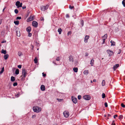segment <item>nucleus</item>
<instances>
[{
    "instance_id": "39",
    "label": "nucleus",
    "mask_w": 125,
    "mask_h": 125,
    "mask_svg": "<svg viewBox=\"0 0 125 125\" xmlns=\"http://www.w3.org/2000/svg\"><path fill=\"white\" fill-rule=\"evenodd\" d=\"M57 100H58V101L59 102H62L63 100L62 99H58V98H57Z\"/></svg>"
},
{
    "instance_id": "20",
    "label": "nucleus",
    "mask_w": 125,
    "mask_h": 125,
    "mask_svg": "<svg viewBox=\"0 0 125 125\" xmlns=\"http://www.w3.org/2000/svg\"><path fill=\"white\" fill-rule=\"evenodd\" d=\"M18 55L19 56H21L23 55L22 53L20 51L18 52Z\"/></svg>"
},
{
    "instance_id": "52",
    "label": "nucleus",
    "mask_w": 125,
    "mask_h": 125,
    "mask_svg": "<svg viewBox=\"0 0 125 125\" xmlns=\"http://www.w3.org/2000/svg\"><path fill=\"white\" fill-rule=\"evenodd\" d=\"M43 76L45 77L46 76V74H44L43 73H42Z\"/></svg>"
},
{
    "instance_id": "55",
    "label": "nucleus",
    "mask_w": 125,
    "mask_h": 125,
    "mask_svg": "<svg viewBox=\"0 0 125 125\" xmlns=\"http://www.w3.org/2000/svg\"><path fill=\"white\" fill-rule=\"evenodd\" d=\"M36 117V115H33L32 116V117L33 118H34Z\"/></svg>"
},
{
    "instance_id": "34",
    "label": "nucleus",
    "mask_w": 125,
    "mask_h": 125,
    "mask_svg": "<svg viewBox=\"0 0 125 125\" xmlns=\"http://www.w3.org/2000/svg\"><path fill=\"white\" fill-rule=\"evenodd\" d=\"M14 12L16 14H17L18 13V11L17 9H15L14 10Z\"/></svg>"
},
{
    "instance_id": "61",
    "label": "nucleus",
    "mask_w": 125,
    "mask_h": 125,
    "mask_svg": "<svg viewBox=\"0 0 125 125\" xmlns=\"http://www.w3.org/2000/svg\"><path fill=\"white\" fill-rule=\"evenodd\" d=\"M5 8H4V9H3L2 10V11L3 12L4 11V10H5Z\"/></svg>"
},
{
    "instance_id": "42",
    "label": "nucleus",
    "mask_w": 125,
    "mask_h": 125,
    "mask_svg": "<svg viewBox=\"0 0 125 125\" xmlns=\"http://www.w3.org/2000/svg\"><path fill=\"white\" fill-rule=\"evenodd\" d=\"M21 17L18 16L16 18V19L17 20H20L21 19Z\"/></svg>"
},
{
    "instance_id": "51",
    "label": "nucleus",
    "mask_w": 125,
    "mask_h": 125,
    "mask_svg": "<svg viewBox=\"0 0 125 125\" xmlns=\"http://www.w3.org/2000/svg\"><path fill=\"white\" fill-rule=\"evenodd\" d=\"M66 17L67 18H69V16L68 14H67L66 15Z\"/></svg>"
},
{
    "instance_id": "10",
    "label": "nucleus",
    "mask_w": 125,
    "mask_h": 125,
    "mask_svg": "<svg viewBox=\"0 0 125 125\" xmlns=\"http://www.w3.org/2000/svg\"><path fill=\"white\" fill-rule=\"evenodd\" d=\"M89 36L88 35H86L85 36L84 39V42H87V40L89 39Z\"/></svg>"
},
{
    "instance_id": "54",
    "label": "nucleus",
    "mask_w": 125,
    "mask_h": 125,
    "mask_svg": "<svg viewBox=\"0 0 125 125\" xmlns=\"http://www.w3.org/2000/svg\"><path fill=\"white\" fill-rule=\"evenodd\" d=\"M117 115H114V118H115V117H117Z\"/></svg>"
},
{
    "instance_id": "2",
    "label": "nucleus",
    "mask_w": 125,
    "mask_h": 125,
    "mask_svg": "<svg viewBox=\"0 0 125 125\" xmlns=\"http://www.w3.org/2000/svg\"><path fill=\"white\" fill-rule=\"evenodd\" d=\"M22 75L21 76H22V78H25L27 74V72H26L25 69L24 68L22 69Z\"/></svg>"
},
{
    "instance_id": "22",
    "label": "nucleus",
    "mask_w": 125,
    "mask_h": 125,
    "mask_svg": "<svg viewBox=\"0 0 125 125\" xmlns=\"http://www.w3.org/2000/svg\"><path fill=\"white\" fill-rule=\"evenodd\" d=\"M73 70L75 72H77L78 71V69L77 67L73 68Z\"/></svg>"
},
{
    "instance_id": "23",
    "label": "nucleus",
    "mask_w": 125,
    "mask_h": 125,
    "mask_svg": "<svg viewBox=\"0 0 125 125\" xmlns=\"http://www.w3.org/2000/svg\"><path fill=\"white\" fill-rule=\"evenodd\" d=\"M34 63L35 64H37L38 63V60L37 59V58L36 57H35L34 59Z\"/></svg>"
},
{
    "instance_id": "50",
    "label": "nucleus",
    "mask_w": 125,
    "mask_h": 125,
    "mask_svg": "<svg viewBox=\"0 0 125 125\" xmlns=\"http://www.w3.org/2000/svg\"><path fill=\"white\" fill-rule=\"evenodd\" d=\"M56 60L57 61H59L60 60V59L59 58V57H58L56 59Z\"/></svg>"
},
{
    "instance_id": "15",
    "label": "nucleus",
    "mask_w": 125,
    "mask_h": 125,
    "mask_svg": "<svg viewBox=\"0 0 125 125\" xmlns=\"http://www.w3.org/2000/svg\"><path fill=\"white\" fill-rule=\"evenodd\" d=\"M119 64H117L114 66L113 68L115 71L119 67Z\"/></svg>"
},
{
    "instance_id": "47",
    "label": "nucleus",
    "mask_w": 125,
    "mask_h": 125,
    "mask_svg": "<svg viewBox=\"0 0 125 125\" xmlns=\"http://www.w3.org/2000/svg\"><path fill=\"white\" fill-rule=\"evenodd\" d=\"M40 20L41 21H43L44 20V19L43 17H41L40 18Z\"/></svg>"
},
{
    "instance_id": "45",
    "label": "nucleus",
    "mask_w": 125,
    "mask_h": 125,
    "mask_svg": "<svg viewBox=\"0 0 125 125\" xmlns=\"http://www.w3.org/2000/svg\"><path fill=\"white\" fill-rule=\"evenodd\" d=\"M104 105L105 107H107L108 106L107 103L106 102L105 103Z\"/></svg>"
},
{
    "instance_id": "11",
    "label": "nucleus",
    "mask_w": 125,
    "mask_h": 125,
    "mask_svg": "<svg viewBox=\"0 0 125 125\" xmlns=\"http://www.w3.org/2000/svg\"><path fill=\"white\" fill-rule=\"evenodd\" d=\"M69 60L70 62H73L74 61V60L73 56L71 55L69 56Z\"/></svg>"
},
{
    "instance_id": "8",
    "label": "nucleus",
    "mask_w": 125,
    "mask_h": 125,
    "mask_svg": "<svg viewBox=\"0 0 125 125\" xmlns=\"http://www.w3.org/2000/svg\"><path fill=\"white\" fill-rule=\"evenodd\" d=\"M72 100L74 104H76L77 102V99L74 97H72Z\"/></svg>"
},
{
    "instance_id": "27",
    "label": "nucleus",
    "mask_w": 125,
    "mask_h": 125,
    "mask_svg": "<svg viewBox=\"0 0 125 125\" xmlns=\"http://www.w3.org/2000/svg\"><path fill=\"white\" fill-rule=\"evenodd\" d=\"M15 74H18L19 73V70L18 69L16 70L15 72Z\"/></svg>"
},
{
    "instance_id": "16",
    "label": "nucleus",
    "mask_w": 125,
    "mask_h": 125,
    "mask_svg": "<svg viewBox=\"0 0 125 125\" xmlns=\"http://www.w3.org/2000/svg\"><path fill=\"white\" fill-rule=\"evenodd\" d=\"M20 4V2L19 1H17L16 3V5L17 7V8H19V6Z\"/></svg>"
},
{
    "instance_id": "29",
    "label": "nucleus",
    "mask_w": 125,
    "mask_h": 125,
    "mask_svg": "<svg viewBox=\"0 0 125 125\" xmlns=\"http://www.w3.org/2000/svg\"><path fill=\"white\" fill-rule=\"evenodd\" d=\"M58 32H59V34H61V32L62 31V30L61 28H59L58 30Z\"/></svg>"
},
{
    "instance_id": "33",
    "label": "nucleus",
    "mask_w": 125,
    "mask_h": 125,
    "mask_svg": "<svg viewBox=\"0 0 125 125\" xmlns=\"http://www.w3.org/2000/svg\"><path fill=\"white\" fill-rule=\"evenodd\" d=\"M102 95V98H104L105 97V94L103 93Z\"/></svg>"
},
{
    "instance_id": "48",
    "label": "nucleus",
    "mask_w": 125,
    "mask_h": 125,
    "mask_svg": "<svg viewBox=\"0 0 125 125\" xmlns=\"http://www.w3.org/2000/svg\"><path fill=\"white\" fill-rule=\"evenodd\" d=\"M103 42L102 43V44H103L104 43V42L105 41V39H103Z\"/></svg>"
},
{
    "instance_id": "13",
    "label": "nucleus",
    "mask_w": 125,
    "mask_h": 125,
    "mask_svg": "<svg viewBox=\"0 0 125 125\" xmlns=\"http://www.w3.org/2000/svg\"><path fill=\"white\" fill-rule=\"evenodd\" d=\"M94 61L93 58L91 60L90 62V64L91 66H93L94 64Z\"/></svg>"
},
{
    "instance_id": "57",
    "label": "nucleus",
    "mask_w": 125,
    "mask_h": 125,
    "mask_svg": "<svg viewBox=\"0 0 125 125\" xmlns=\"http://www.w3.org/2000/svg\"><path fill=\"white\" fill-rule=\"evenodd\" d=\"M26 8V7L25 6H23L22 7V8L23 9H25Z\"/></svg>"
},
{
    "instance_id": "9",
    "label": "nucleus",
    "mask_w": 125,
    "mask_h": 125,
    "mask_svg": "<svg viewBox=\"0 0 125 125\" xmlns=\"http://www.w3.org/2000/svg\"><path fill=\"white\" fill-rule=\"evenodd\" d=\"M33 20V17L31 16L27 19V21L28 22H29L31 21H32Z\"/></svg>"
},
{
    "instance_id": "64",
    "label": "nucleus",
    "mask_w": 125,
    "mask_h": 125,
    "mask_svg": "<svg viewBox=\"0 0 125 125\" xmlns=\"http://www.w3.org/2000/svg\"><path fill=\"white\" fill-rule=\"evenodd\" d=\"M104 116L105 117L106 116V115H104Z\"/></svg>"
},
{
    "instance_id": "21",
    "label": "nucleus",
    "mask_w": 125,
    "mask_h": 125,
    "mask_svg": "<svg viewBox=\"0 0 125 125\" xmlns=\"http://www.w3.org/2000/svg\"><path fill=\"white\" fill-rule=\"evenodd\" d=\"M107 34H105L104 36L102 37V38L103 39H106L107 38Z\"/></svg>"
},
{
    "instance_id": "58",
    "label": "nucleus",
    "mask_w": 125,
    "mask_h": 125,
    "mask_svg": "<svg viewBox=\"0 0 125 125\" xmlns=\"http://www.w3.org/2000/svg\"><path fill=\"white\" fill-rule=\"evenodd\" d=\"M93 81L94 82H96V79H94L93 80Z\"/></svg>"
},
{
    "instance_id": "31",
    "label": "nucleus",
    "mask_w": 125,
    "mask_h": 125,
    "mask_svg": "<svg viewBox=\"0 0 125 125\" xmlns=\"http://www.w3.org/2000/svg\"><path fill=\"white\" fill-rule=\"evenodd\" d=\"M4 67H3L2 68V69H1V71L0 72V74H1L2 73L4 72Z\"/></svg>"
},
{
    "instance_id": "36",
    "label": "nucleus",
    "mask_w": 125,
    "mask_h": 125,
    "mask_svg": "<svg viewBox=\"0 0 125 125\" xmlns=\"http://www.w3.org/2000/svg\"><path fill=\"white\" fill-rule=\"evenodd\" d=\"M81 24L82 25V26H83L84 24V22L83 20L81 21Z\"/></svg>"
},
{
    "instance_id": "43",
    "label": "nucleus",
    "mask_w": 125,
    "mask_h": 125,
    "mask_svg": "<svg viewBox=\"0 0 125 125\" xmlns=\"http://www.w3.org/2000/svg\"><path fill=\"white\" fill-rule=\"evenodd\" d=\"M81 97V96L80 95H79L78 96V99L79 100H80Z\"/></svg>"
},
{
    "instance_id": "62",
    "label": "nucleus",
    "mask_w": 125,
    "mask_h": 125,
    "mask_svg": "<svg viewBox=\"0 0 125 125\" xmlns=\"http://www.w3.org/2000/svg\"><path fill=\"white\" fill-rule=\"evenodd\" d=\"M91 83H93V81H92L91 80Z\"/></svg>"
},
{
    "instance_id": "7",
    "label": "nucleus",
    "mask_w": 125,
    "mask_h": 125,
    "mask_svg": "<svg viewBox=\"0 0 125 125\" xmlns=\"http://www.w3.org/2000/svg\"><path fill=\"white\" fill-rule=\"evenodd\" d=\"M32 24V26L35 27H37L38 26V23L37 22L35 21H33Z\"/></svg>"
},
{
    "instance_id": "38",
    "label": "nucleus",
    "mask_w": 125,
    "mask_h": 125,
    "mask_svg": "<svg viewBox=\"0 0 125 125\" xmlns=\"http://www.w3.org/2000/svg\"><path fill=\"white\" fill-rule=\"evenodd\" d=\"M17 82H15L13 84V85L14 86H17Z\"/></svg>"
},
{
    "instance_id": "25",
    "label": "nucleus",
    "mask_w": 125,
    "mask_h": 125,
    "mask_svg": "<svg viewBox=\"0 0 125 125\" xmlns=\"http://www.w3.org/2000/svg\"><path fill=\"white\" fill-rule=\"evenodd\" d=\"M11 80L12 82L14 81L15 80V77L12 76L11 78Z\"/></svg>"
},
{
    "instance_id": "44",
    "label": "nucleus",
    "mask_w": 125,
    "mask_h": 125,
    "mask_svg": "<svg viewBox=\"0 0 125 125\" xmlns=\"http://www.w3.org/2000/svg\"><path fill=\"white\" fill-rule=\"evenodd\" d=\"M21 66H21V65H18V68H19L20 69L21 68Z\"/></svg>"
},
{
    "instance_id": "59",
    "label": "nucleus",
    "mask_w": 125,
    "mask_h": 125,
    "mask_svg": "<svg viewBox=\"0 0 125 125\" xmlns=\"http://www.w3.org/2000/svg\"><path fill=\"white\" fill-rule=\"evenodd\" d=\"M88 53H86L85 55V56H88Z\"/></svg>"
},
{
    "instance_id": "30",
    "label": "nucleus",
    "mask_w": 125,
    "mask_h": 125,
    "mask_svg": "<svg viewBox=\"0 0 125 125\" xmlns=\"http://www.w3.org/2000/svg\"><path fill=\"white\" fill-rule=\"evenodd\" d=\"M14 23L16 25H18L19 23V21H14Z\"/></svg>"
},
{
    "instance_id": "4",
    "label": "nucleus",
    "mask_w": 125,
    "mask_h": 125,
    "mask_svg": "<svg viewBox=\"0 0 125 125\" xmlns=\"http://www.w3.org/2000/svg\"><path fill=\"white\" fill-rule=\"evenodd\" d=\"M107 53L109 54V56H111L114 54V52L110 50H107Z\"/></svg>"
},
{
    "instance_id": "41",
    "label": "nucleus",
    "mask_w": 125,
    "mask_h": 125,
    "mask_svg": "<svg viewBox=\"0 0 125 125\" xmlns=\"http://www.w3.org/2000/svg\"><path fill=\"white\" fill-rule=\"evenodd\" d=\"M74 8V7L73 6H71V5H70L69 6V8L71 9Z\"/></svg>"
},
{
    "instance_id": "26",
    "label": "nucleus",
    "mask_w": 125,
    "mask_h": 125,
    "mask_svg": "<svg viewBox=\"0 0 125 125\" xmlns=\"http://www.w3.org/2000/svg\"><path fill=\"white\" fill-rule=\"evenodd\" d=\"M102 84V86H104L105 85V82L104 80H103Z\"/></svg>"
},
{
    "instance_id": "17",
    "label": "nucleus",
    "mask_w": 125,
    "mask_h": 125,
    "mask_svg": "<svg viewBox=\"0 0 125 125\" xmlns=\"http://www.w3.org/2000/svg\"><path fill=\"white\" fill-rule=\"evenodd\" d=\"M9 56V55L8 54H6L4 56V57L5 60H6L7 59L8 57Z\"/></svg>"
},
{
    "instance_id": "19",
    "label": "nucleus",
    "mask_w": 125,
    "mask_h": 125,
    "mask_svg": "<svg viewBox=\"0 0 125 125\" xmlns=\"http://www.w3.org/2000/svg\"><path fill=\"white\" fill-rule=\"evenodd\" d=\"M89 71L88 70H85L83 72L84 74H85L87 75Z\"/></svg>"
},
{
    "instance_id": "3",
    "label": "nucleus",
    "mask_w": 125,
    "mask_h": 125,
    "mask_svg": "<svg viewBox=\"0 0 125 125\" xmlns=\"http://www.w3.org/2000/svg\"><path fill=\"white\" fill-rule=\"evenodd\" d=\"M49 5H48L45 6H42L41 7V10L43 11H44L47 9L49 7Z\"/></svg>"
},
{
    "instance_id": "12",
    "label": "nucleus",
    "mask_w": 125,
    "mask_h": 125,
    "mask_svg": "<svg viewBox=\"0 0 125 125\" xmlns=\"http://www.w3.org/2000/svg\"><path fill=\"white\" fill-rule=\"evenodd\" d=\"M31 30V28L30 26H29L27 27L26 29V31L28 32H30Z\"/></svg>"
},
{
    "instance_id": "32",
    "label": "nucleus",
    "mask_w": 125,
    "mask_h": 125,
    "mask_svg": "<svg viewBox=\"0 0 125 125\" xmlns=\"http://www.w3.org/2000/svg\"><path fill=\"white\" fill-rule=\"evenodd\" d=\"M123 116L122 115H120L119 116V119L121 120L123 118Z\"/></svg>"
},
{
    "instance_id": "1",
    "label": "nucleus",
    "mask_w": 125,
    "mask_h": 125,
    "mask_svg": "<svg viewBox=\"0 0 125 125\" xmlns=\"http://www.w3.org/2000/svg\"><path fill=\"white\" fill-rule=\"evenodd\" d=\"M33 109L34 112L37 113L40 112L42 110L41 107L37 106H34L33 108Z\"/></svg>"
},
{
    "instance_id": "60",
    "label": "nucleus",
    "mask_w": 125,
    "mask_h": 125,
    "mask_svg": "<svg viewBox=\"0 0 125 125\" xmlns=\"http://www.w3.org/2000/svg\"><path fill=\"white\" fill-rule=\"evenodd\" d=\"M108 116H111V115L109 114H108Z\"/></svg>"
},
{
    "instance_id": "28",
    "label": "nucleus",
    "mask_w": 125,
    "mask_h": 125,
    "mask_svg": "<svg viewBox=\"0 0 125 125\" xmlns=\"http://www.w3.org/2000/svg\"><path fill=\"white\" fill-rule=\"evenodd\" d=\"M1 52L2 53L5 54L6 53V50H4L3 49H2L1 50Z\"/></svg>"
},
{
    "instance_id": "24",
    "label": "nucleus",
    "mask_w": 125,
    "mask_h": 125,
    "mask_svg": "<svg viewBox=\"0 0 125 125\" xmlns=\"http://www.w3.org/2000/svg\"><path fill=\"white\" fill-rule=\"evenodd\" d=\"M20 95V94L19 92H18L17 93L15 94V96L17 97H18Z\"/></svg>"
},
{
    "instance_id": "18",
    "label": "nucleus",
    "mask_w": 125,
    "mask_h": 125,
    "mask_svg": "<svg viewBox=\"0 0 125 125\" xmlns=\"http://www.w3.org/2000/svg\"><path fill=\"white\" fill-rule=\"evenodd\" d=\"M110 42L111 43V46H115V42L114 41L111 40L110 41Z\"/></svg>"
},
{
    "instance_id": "35",
    "label": "nucleus",
    "mask_w": 125,
    "mask_h": 125,
    "mask_svg": "<svg viewBox=\"0 0 125 125\" xmlns=\"http://www.w3.org/2000/svg\"><path fill=\"white\" fill-rule=\"evenodd\" d=\"M28 36L29 37H31V36H32V34L31 33H30V32H28Z\"/></svg>"
},
{
    "instance_id": "14",
    "label": "nucleus",
    "mask_w": 125,
    "mask_h": 125,
    "mask_svg": "<svg viewBox=\"0 0 125 125\" xmlns=\"http://www.w3.org/2000/svg\"><path fill=\"white\" fill-rule=\"evenodd\" d=\"M41 90L42 91H44L45 90V86L44 85H42L41 86Z\"/></svg>"
},
{
    "instance_id": "56",
    "label": "nucleus",
    "mask_w": 125,
    "mask_h": 125,
    "mask_svg": "<svg viewBox=\"0 0 125 125\" xmlns=\"http://www.w3.org/2000/svg\"><path fill=\"white\" fill-rule=\"evenodd\" d=\"M119 52L118 53H117L118 54H120V53L121 52V50L120 49H119Z\"/></svg>"
},
{
    "instance_id": "5",
    "label": "nucleus",
    "mask_w": 125,
    "mask_h": 125,
    "mask_svg": "<svg viewBox=\"0 0 125 125\" xmlns=\"http://www.w3.org/2000/svg\"><path fill=\"white\" fill-rule=\"evenodd\" d=\"M64 116L66 118L68 117L69 116V114L68 111H65L63 113Z\"/></svg>"
},
{
    "instance_id": "40",
    "label": "nucleus",
    "mask_w": 125,
    "mask_h": 125,
    "mask_svg": "<svg viewBox=\"0 0 125 125\" xmlns=\"http://www.w3.org/2000/svg\"><path fill=\"white\" fill-rule=\"evenodd\" d=\"M121 106L123 107V108H124L125 107V105H124L123 104V103H122L121 104Z\"/></svg>"
},
{
    "instance_id": "46",
    "label": "nucleus",
    "mask_w": 125,
    "mask_h": 125,
    "mask_svg": "<svg viewBox=\"0 0 125 125\" xmlns=\"http://www.w3.org/2000/svg\"><path fill=\"white\" fill-rule=\"evenodd\" d=\"M122 4H123L124 6L125 7V2H124V1H123L122 2Z\"/></svg>"
},
{
    "instance_id": "6",
    "label": "nucleus",
    "mask_w": 125,
    "mask_h": 125,
    "mask_svg": "<svg viewBox=\"0 0 125 125\" xmlns=\"http://www.w3.org/2000/svg\"><path fill=\"white\" fill-rule=\"evenodd\" d=\"M83 98L86 100H89L90 99L91 97L89 95H86L83 96Z\"/></svg>"
},
{
    "instance_id": "63",
    "label": "nucleus",
    "mask_w": 125,
    "mask_h": 125,
    "mask_svg": "<svg viewBox=\"0 0 125 125\" xmlns=\"http://www.w3.org/2000/svg\"><path fill=\"white\" fill-rule=\"evenodd\" d=\"M53 63H54L56 65V64L55 63H54V62H53Z\"/></svg>"
},
{
    "instance_id": "49",
    "label": "nucleus",
    "mask_w": 125,
    "mask_h": 125,
    "mask_svg": "<svg viewBox=\"0 0 125 125\" xmlns=\"http://www.w3.org/2000/svg\"><path fill=\"white\" fill-rule=\"evenodd\" d=\"M22 3H20V5L19 6V7H22Z\"/></svg>"
},
{
    "instance_id": "37",
    "label": "nucleus",
    "mask_w": 125,
    "mask_h": 125,
    "mask_svg": "<svg viewBox=\"0 0 125 125\" xmlns=\"http://www.w3.org/2000/svg\"><path fill=\"white\" fill-rule=\"evenodd\" d=\"M18 31H16V32L17 33V36L19 37L20 36V32H19V33H18Z\"/></svg>"
},
{
    "instance_id": "53",
    "label": "nucleus",
    "mask_w": 125,
    "mask_h": 125,
    "mask_svg": "<svg viewBox=\"0 0 125 125\" xmlns=\"http://www.w3.org/2000/svg\"><path fill=\"white\" fill-rule=\"evenodd\" d=\"M6 42V41L4 40V41H2L1 42V43H4L5 42Z\"/></svg>"
}]
</instances>
